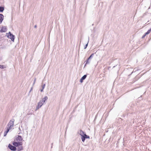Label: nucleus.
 <instances>
[{
  "label": "nucleus",
  "mask_w": 151,
  "mask_h": 151,
  "mask_svg": "<svg viewBox=\"0 0 151 151\" xmlns=\"http://www.w3.org/2000/svg\"><path fill=\"white\" fill-rule=\"evenodd\" d=\"M48 99V97L47 96H45L40 101L38 104L37 106L36 107L35 111L39 109L43 105L44 103L45 102V101Z\"/></svg>",
  "instance_id": "nucleus-1"
},
{
  "label": "nucleus",
  "mask_w": 151,
  "mask_h": 151,
  "mask_svg": "<svg viewBox=\"0 0 151 151\" xmlns=\"http://www.w3.org/2000/svg\"><path fill=\"white\" fill-rule=\"evenodd\" d=\"M14 120L13 119L10 120L7 125V128L10 129H12L14 126Z\"/></svg>",
  "instance_id": "nucleus-2"
},
{
  "label": "nucleus",
  "mask_w": 151,
  "mask_h": 151,
  "mask_svg": "<svg viewBox=\"0 0 151 151\" xmlns=\"http://www.w3.org/2000/svg\"><path fill=\"white\" fill-rule=\"evenodd\" d=\"M7 37L11 39V40L14 42L15 39V36L14 35H12L11 32H9L8 33V35H7Z\"/></svg>",
  "instance_id": "nucleus-3"
},
{
  "label": "nucleus",
  "mask_w": 151,
  "mask_h": 151,
  "mask_svg": "<svg viewBox=\"0 0 151 151\" xmlns=\"http://www.w3.org/2000/svg\"><path fill=\"white\" fill-rule=\"evenodd\" d=\"M12 144L15 147H18L19 146H22V142H12Z\"/></svg>",
  "instance_id": "nucleus-4"
},
{
  "label": "nucleus",
  "mask_w": 151,
  "mask_h": 151,
  "mask_svg": "<svg viewBox=\"0 0 151 151\" xmlns=\"http://www.w3.org/2000/svg\"><path fill=\"white\" fill-rule=\"evenodd\" d=\"M15 141L18 142H22V138L21 136L18 135L16 138Z\"/></svg>",
  "instance_id": "nucleus-5"
},
{
  "label": "nucleus",
  "mask_w": 151,
  "mask_h": 151,
  "mask_svg": "<svg viewBox=\"0 0 151 151\" xmlns=\"http://www.w3.org/2000/svg\"><path fill=\"white\" fill-rule=\"evenodd\" d=\"M8 147L12 150L15 151L17 150V148L14 146H13L10 144L8 145Z\"/></svg>",
  "instance_id": "nucleus-6"
},
{
  "label": "nucleus",
  "mask_w": 151,
  "mask_h": 151,
  "mask_svg": "<svg viewBox=\"0 0 151 151\" xmlns=\"http://www.w3.org/2000/svg\"><path fill=\"white\" fill-rule=\"evenodd\" d=\"M7 30V28L5 26H3L2 27L1 29L0 30V32H6Z\"/></svg>",
  "instance_id": "nucleus-7"
},
{
  "label": "nucleus",
  "mask_w": 151,
  "mask_h": 151,
  "mask_svg": "<svg viewBox=\"0 0 151 151\" xmlns=\"http://www.w3.org/2000/svg\"><path fill=\"white\" fill-rule=\"evenodd\" d=\"M87 77V75H84L80 79V82L81 83H82L83 82V80L85 79V78H86Z\"/></svg>",
  "instance_id": "nucleus-8"
},
{
  "label": "nucleus",
  "mask_w": 151,
  "mask_h": 151,
  "mask_svg": "<svg viewBox=\"0 0 151 151\" xmlns=\"http://www.w3.org/2000/svg\"><path fill=\"white\" fill-rule=\"evenodd\" d=\"M4 19V16L2 14H0V23H1Z\"/></svg>",
  "instance_id": "nucleus-9"
},
{
  "label": "nucleus",
  "mask_w": 151,
  "mask_h": 151,
  "mask_svg": "<svg viewBox=\"0 0 151 151\" xmlns=\"http://www.w3.org/2000/svg\"><path fill=\"white\" fill-rule=\"evenodd\" d=\"M78 133L81 136H82L83 135H84L85 134V133H84V132L82 131V130H80L79 132H78Z\"/></svg>",
  "instance_id": "nucleus-10"
},
{
  "label": "nucleus",
  "mask_w": 151,
  "mask_h": 151,
  "mask_svg": "<svg viewBox=\"0 0 151 151\" xmlns=\"http://www.w3.org/2000/svg\"><path fill=\"white\" fill-rule=\"evenodd\" d=\"M10 129L7 128L6 130L4 132V136H6Z\"/></svg>",
  "instance_id": "nucleus-11"
},
{
  "label": "nucleus",
  "mask_w": 151,
  "mask_h": 151,
  "mask_svg": "<svg viewBox=\"0 0 151 151\" xmlns=\"http://www.w3.org/2000/svg\"><path fill=\"white\" fill-rule=\"evenodd\" d=\"M81 139L82 141L84 142L85 140V139H86V137L85 136H84V135H83L81 136Z\"/></svg>",
  "instance_id": "nucleus-12"
},
{
  "label": "nucleus",
  "mask_w": 151,
  "mask_h": 151,
  "mask_svg": "<svg viewBox=\"0 0 151 151\" xmlns=\"http://www.w3.org/2000/svg\"><path fill=\"white\" fill-rule=\"evenodd\" d=\"M45 84H44L42 85V89L40 90L41 92H43V89H44L45 86Z\"/></svg>",
  "instance_id": "nucleus-13"
},
{
  "label": "nucleus",
  "mask_w": 151,
  "mask_h": 151,
  "mask_svg": "<svg viewBox=\"0 0 151 151\" xmlns=\"http://www.w3.org/2000/svg\"><path fill=\"white\" fill-rule=\"evenodd\" d=\"M4 10V7L2 6H0V12H3Z\"/></svg>",
  "instance_id": "nucleus-14"
},
{
  "label": "nucleus",
  "mask_w": 151,
  "mask_h": 151,
  "mask_svg": "<svg viewBox=\"0 0 151 151\" xmlns=\"http://www.w3.org/2000/svg\"><path fill=\"white\" fill-rule=\"evenodd\" d=\"M151 31V28L150 29H149L148 30V31L145 33V34L146 35H148L149 34Z\"/></svg>",
  "instance_id": "nucleus-15"
},
{
  "label": "nucleus",
  "mask_w": 151,
  "mask_h": 151,
  "mask_svg": "<svg viewBox=\"0 0 151 151\" xmlns=\"http://www.w3.org/2000/svg\"><path fill=\"white\" fill-rule=\"evenodd\" d=\"M23 150V147L22 146L19 147H18L17 150L18 151H20Z\"/></svg>",
  "instance_id": "nucleus-16"
},
{
  "label": "nucleus",
  "mask_w": 151,
  "mask_h": 151,
  "mask_svg": "<svg viewBox=\"0 0 151 151\" xmlns=\"http://www.w3.org/2000/svg\"><path fill=\"white\" fill-rule=\"evenodd\" d=\"M94 53H92V54H91V55L88 58V60H90V59H91L92 57H93V56H94Z\"/></svg>",
  "instance_id": "nucleus-17"
},
{
  "label": "nucleus",
  "mask_w": 151,
  "mask_h": 151,
  "mask_svg": "<svg viewBox=\"0 0 151 151\" xmlns=\"http://www.w3.org/2000/svg\"><path fill=\"white\" fill-rule=\"evenodd\" d=\"M89 60H88V58L87 59V60L86 61V63L85 64V65L84 66H86V64H87L88 63H89L90 62L89 61Z\"/></svg>",
  "instance_id": "nucleus-18"
},
{
  "label": "nucleus",
  "mask_w": 151,
  "mask_h": 151,
  "mask_svg": "<svg viewBox=\"0 0 151 151\" xmlns=\"http://www.w3.org/2000/svg\"><path fill=\"white\" fill-rule=\"evenodd\" d=\"M88 41L86 45L84 46V49H86V48H87L88 45Z\"/></svg>",
  "instance_id": "nucleus-19"
},
{
  "label": "nucleus",
  "mask_w": 151,
  "mask_h": 151,
  "mask_svg": "<svg viewBox=\"0 0 151 151\" xmlns=\"http://www.w3.org/2000/svg\"><path fill=\"white\" fill-rule=\"evenodd\" d=\"M84 136H85L86 138H88V139L90 138V137L89 136L87 135L86 134H85Z\"/></svg>",
  "instance_id": "nucleus-20"
},
{
  "label": "nucleus",
  "mask_w": 151,
  "mask_h": 151,
  "mask_svg": "<svg viewBox=\"0 0 151 151\" xmlns=\"http://www.w3.org/2000/svg\"><path fill=\"white\" fill-rule=\"evenodd\" d=\"M146 35L145 34L142 37V38H144L146 36Z\"/></svg>",
  "instance_id": "nucleus-21"
},
{
  "label": "nucleus",
  "mask_w": 151,
  "mask_h": 151,
  "mask_svg": "<svg viewBox=\"0 0 151 151\" xmlns=\"http://www.w3.org/2000/svg\"><path fill=\"white\" fill-rule=\"evenodd\" d=\"M36 79L35 78L34 79V83H33V85H34L35 84V81H36Z\"/></svg>",
  "instance_id": "nucleus-22"
},
{
  "label": "nucleus",
  "mask_w": 151,
  "mask_h": 151,
  "mask_svg": "<svg viewBox=\"0 0 151 151\" xmlns=\"http://www.w3.org/2000/svg\"><path fill=\"white\" fill-rule=\"evenodd\" d=\"M5 68V67H0V68L1 69H4Z\"/></svg>",
  "instance_id": "nucleus-23"
},
{
  "label": "nucleus",
  "mask_w": 151,
  "mask_h": 151,
  "mask_svg": "<svg viewBox=\"0 0 151 151\" xmlns=\"http://www.w3.org/2000/svg\"><path fill=\"white\" fill-rule=\"evenodd\" d=\"M32 114V113H30V114H29V113H27V115H29V114Z\"/></svg>",
  "instance_id": "nucleus-24"
},
{
  "label": "nucleus",
  "mask_w": 151,
  "mask_h": 151,
  "mask_svg": "<svg viewBox=\"0 0 151 151\" xmlns=\"http://www.w3.org/2000/svg\"><path fill=\"white\" fill-rule=\"evenodd\" d=\"M34 28H36L37 27V25H35L34 27Z\"/></svg>",
  "instance_id": "nucleus-25"
},
{
  "label": "nucleus",
  "mask_w": 151,
  "mask_h": 151,
  "mask_svg": "<svg viewBox=\"0 0 151 151\" xmlns=\"http://www.w3.org/2000/svg\"><path fill=\"white\" fill-rule=\"evenodd\" d=\"M1 39V37L0 36V39Z\"/></svg>",
  "instance_id": "nucleus-26"
},
{
  "label": "nucleus",
  "mask_w": 151,
  "mask_h": 151,
  "mask_svg": "<svg viewBox=\"0 0 151 151\" xmlns=\"http://www.w3.org/2000/svg\"><path fill=\"white\" fill-rule=\"evenodd\" d=\"M0 66H4L3 65H0Z\"/></svg>",
  "instance_id": "nucleus-27"
}]
</instances>
